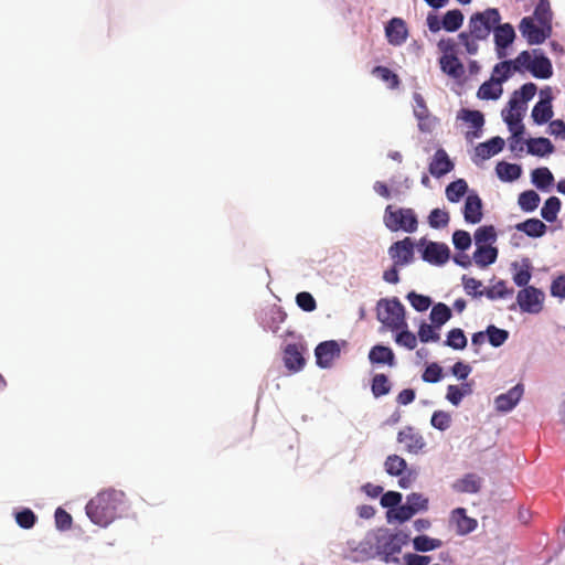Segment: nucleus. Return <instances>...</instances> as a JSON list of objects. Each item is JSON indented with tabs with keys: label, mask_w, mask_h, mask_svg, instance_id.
Listing matches in <instances>:
<instances>
[{
	"label": "nucleus",
	"mask_w": 565,
	"mask_h": 565,
	"mask_svg": "<svg viewBox=\"0 0 565 565\" xmlns=\"http://www.w3.org/2000/svg\"><path fill=\"white\" fill-rule=\"evenodd\" d=\"M428 223L433 228H441L449 223V213L445 210L434 209L428 215Z\"/></svg>",
	"instance_id": "obj_45"
},
{
	"label": "nucleus",
	"mask_w": 565,
	"mask_h": 565,
	"mask_svg": "<svg viewBox=\"0 0 565 565\" xmlns=\"http://www.w3.org/2000/svg\"><path fill=\"white\" fill-rule=\"evenodd\" d=\"M463 22V14L460 10L448 11L441 21L443 28L448 32H455L460 29Z\"/></svg>",
	"instance_id": "obj_33"
},
{
	"label": "nucleus",
	"mask_w": 565,
	"mask_h": 565,
	"mask_svg": "<svg viewBox=\"0 0 565 565\" xmlns=\"http://www.w3.org/2000/svg\"><path fill=\"white\" fill-rule=\"evenodd\" d=\"M515 39V32L511 24H497V49L508 47Z\"/></svg>",
	"instance_id": "obj_29"
},
{
	"label": "nucleus",
	"mask_w": 565,
	"mask_h": 565,
	"mask_svg": "<svg viewBox=\"0 0 565 565\" xmlns=\"http://www.w3.org/2000/svg\"><path fill=\"white\" fill-rule=\"evenodd\" d=\"M406 504L413 508L415 512H418L427 509L428 500L420 493L413 492L407 495Z\"/></svg>",
	"instance_id": "obj_58"
},
{
	"label": "nucleus",
	"mask_w": 565,
	"mask_h": 565,
	"mask_svg": "<svg viewBox=\"0 0 565 565\" xmlns=\"http://www.w3.org/2000/svg\"><path fill=\"white\" fill-rule=\"evenodd\" d=\"M526 143L529 153L534 156L544 157L554 151L551 140L544 137L531 138Z\"/></svg>",
	"instance_id": "obj_27"
},
{
	"label": "nucleus",
	"mask_w": 565,
	"mask_h": 565,
	"mask_svg": "<svg viewBox=\"0 0 565 565\" xmlns=\"http://www.w3.org/2000/svg\"><path fill=\"white\" fill-rule=\"evenodd\" d=\"M531 74L536 78H550L553 75L551 61L544 55H535L530 67Z\"/></svg>",
	"instance_id": "obj_26"
},
{
	"label": "nucleus",
	"mask_w": 565,
	"mask_h": 565,
	"mask_svg": "<svg viewBox=\"0 0 565 565\" xmlns=\"http://www.w3.org/2000/svg\"><path fill=\"white\" fill-rule=\"evenodd\" d=\"M494 237V226L479 227L475 233V241L477 246L484 245L489 239Z\"/></svg>",
	"instance_id": "obj_59"
},
{
	"label": "nucleus",
	"mask_w": 565,
	"mask_h": 565,
	"mask_svg": "<svg viewBox=\"0 0 565 565\" xmlns=\"http://www.w3.org/2000/svg\"><path fill=\"white\" fill-rule=\"evenodd\" d=\"M554 181V177L552 172L545 168H536L532 171V182L539 188V189H546L548 188Z\"/></svg>",
	"instance_id": "obj_40"
},
{
	"label": "nucleus",
	"mask_w": 565,
	"mask_h": 565,
	"mask_svg": "<svg viewBox=\"0 0 565 565\" xmlns=\"http://www.w3.org/2000/svg\"><path fill=\"white\" fill-rule=\"evenodd\" d=\"M385 35L391 45L401 46L408 36L406 23L401 18L391 19L385 26Z\"/></svg>",
	"instance_id": "obj_15"
},
{
	"label": "nucleus",
	"mask_w": 565,
	"mask_h": 565,
	"mask_svg": "<svg viewBox=\"0 0 565 565\" xmlns=\"http://www.w3.org/2000/svg\"><path fill=\"white\" fill-rule=\"evenodd\" d=\"M451 415L445 411H436L431 415L430 424L438 430H446L451 425Z\"/></svg>",
	"instance_id": "obj_46"
},
{
	"label": "nucleus",
	"mask_w": 565,
	"mask_h": 565,
	"mask_svg": "<svg viewBox=\"0 0 565 565\" xmlns=\"http://www.w3.org/2000/svg\"><path fill=\"white\" fill-rule=\"evenodd\" d=\"M439 64L441 71L455 79L465 75V67L456 55H441Z\"/></svg>",
	"instance_id": "obj_22"
},
{
	"label": "nucleus",
	"mask_w": 565,
	"mask_h": 565,
	"mask_svg": "<svg viewBox=\"0 0 565 565\" xmlns=\"http://www.w3.org/2000/svg\"><path fill=\"white\" fill-rule=\"evenodd\" d=\"M468 191V184L463 179L449 183L446 188V196L450 202H458Z\"/></svg>",
	"instance_id": "obj_37"
},
{
	"label": "nucleus",
	"mask_w": 565,
	"mask_h": 565,
	"mask_svg": "<svg viewBox=\"0 0 565 565\" xmlns=\"http://www.w3.org/2000/svg\"><path fill=\"white\" fill-rule=\"evenodd\" d=\"M486 340L494 347V324L488 326L484 332L480 331L472 335V345L476 348V352L479 351L478 347L483 344Z\"/></svg>",
	"instance_id": "obj_50"
},
{
	"label": "nucleus",
	"mask_w": 565,
	"mask_h": 565,
	"mask_svg": "<svg viewBox=\"0 0 565 565\" xmlns=\"http://www.w3.org/2000/svg\"><path fill=\"white\" fill-rule=\"evenodd\" d=\"M430 561V556H424L413 553H407L404 555V562L406 565H428Z\"/></svg>",
	"instance_id": "obj_64"
},
{
	"label": "nucleus",
	"mask_w": 565,
	"mask_h": 565,
	"mask_svg": "<svg viewBox=\"0 0 565 565\" xmlns=\"http://www.w3.org/2000/svg\"><path fill=\"white\" fill-rule=\"evenodd\" d=\"M532 61L530 52L523 51L515 60L503 61L497 64V84L507 81L515 72L530 71Z\"/></svg>",
	"instance_id": "obj_7"
},
{
	"label": "nucleus",
	"mask_w": 565,
	"mask_h": 565,
	"mask_svg": "<svg viewBox=\"0 0 565 565\" xmlns=\"http://www.w3.org/2000/svg\"><path fill=\"white\" fill-rule=\"evenodd\" d=\"M541 96V100L532 109V118L537 125L546 124L553 117L551 88L542 89Z\"/></svg>",
	"instance_id": "obj_13"
},
{
	"label": "nucleus",
	"mask_w": 565,
	"mask_h": 565,
	"mask_svg": "<svg viewBox=\"0 0 565 565\" xmlns=\"http://www.w3.org/2000/svg\"><path fill=\"white\" fill-rule=\"evenodd\" d=\"M385 471L390 476H402L407 470V463L398 455H390L384 462Z\"/></svg>",
	"instance_id": "obj_32"
},
{
	"label": "nucleus",
	"mask_w": 565,
	"mask_h": 565,
	"mask_svg": "<svg viewBox=\"0 0 565 565\" xmlns=\"http://www.w3.org/2000/svg\"><path fill=\"white\" fill-rule=\"evenodd\" d=\"M540 201V195L535 191L527 190L519 195L518 203L522 211L533 212L537 209Z\"/></svg>",
	"instance_id": "obj_34"
},
{
	"label": "nucleus",
	"mask_w": 565,
	"mask_h": 565,
	"mask_svg": "<svg viewBox=\"0 0 565 565\" xmlns=\"http://www.w3.org/2000/svg\"><path fill=\"white\" fill-rule=\"evenodd\" d=\"M522 173L521 166L515 163L499 162L497 163V175L503 181H514Z\"/></svg>",
	"instance_id": "obj_28"
},
{
	"label": "nucleus",
	"mask_w": 565,
	"mask_h": 565,
	"mask_svg": "<svg viewBox=\"0 0 565 565\" xmlns=\"http://www.w3.org/2000/svg\"><path fill=\"white\" fill-rule=\"evenodd\" d=\"M519 29L531 45L543 43L551 35L552 31L548 24L542 25V28L535 25L533 19L530 17H525L521 20Z\"/></svg>",
	"instance_id": "obj_8"
},
{
	"label": "nucleus",
	"mask_w": 565,
	"mask_h": 565,
	"mask_svg": "<svg viewBox=\"0 0 565 565\" xmlns=\"http://www.w3.org/2000/svg\"><path fill=\"white\" fill-rule=\"evenodd\" d=\"M15 521L22 529H31L35 524L36 515L30 509H24L15 514Z\"/></svg>",
	"instance_id": "obj_53"
},
{
	"label": "nucleus",
	"mask_w": 565,
	"mask_h": 565,
	"mask_svg": "<svg viewBox=\"0 0 565 565\" xmlns=\"http://www.w3.org/2000/svg\"><path fill=\"white\" fill-rule=\"evenodd\" d=\"M409 541V535L403 531L393 532L390 529H379L374 533V548L383 559L398 563V555L402 547Z\"/></svg>",
	"instance_id": "obj_2"
},
{
	"label": "nucleus",
	"mask_w": 565,
	"mask_h": 565,
	"mask_svg": "<svg viewBox=\"0 0 565 565\" xmlns=\"http://www.w3.org/2000/svg\"><path fill=\"white\" fill-rule=\"evenodd\" d=\"M124 503L125 493L122 491L104 490L86 504V514L93 523L105 527L118 516Z\"/></svg>",
	"instance_id": "obj_1"
},
{
	"label": "nucleus",
	"mask_w": 565,
	"mask_h": 565,
	"mask_svg": "<svg viewBox=\"0 0 565 565\" xmlns=\"http://www.w3.org/2000/svg\"><path fill=\"white\" fill-rule=\"evenodd\" d=\"M449 248L446 244L429 242L423 250V259L433 265H443L449 259Z\"/></svg>",
	"instance_id": "obj_16"
},
{
	"label": "nucleus",
	"mask_w": 565,
	"mask_h": 565,
	"mask_svg": "<svg viewBox=\"0 0 565 565\" xmlns=\"http://www.w3.org/2000/svg\"><path fill=\"white\" fill-rule=\"evenodd\" d=\"M494 156V137L488 139L486 142L478 145L475 149V162L477 159L483 161Z\"/></svg>",
	"instance_id": "obj_48"
},
{
	"label": "nucleus",
	"mask_w": 565,
	"mask_h": 565,
	"mask_svg": "<svg viewBox=\"0 0 565 565\" xmlns=\"http://www.w3.org/2000/svg\"><path fill=\"white\" fill-rule=\"evenodd\" d=\"M376 318L384 327L392 331H397L407 326L404 306L396 297L379 300Z\"/></svg>",
	"instance_id": "obj_3"
},
{
	"label": "nucleus",
	"mask_w": 565,
	"mask_h": 565,
	"mask_svg": "<svg viewBox=\"0 0 565 565\" xmlns=\"http://www.w3.org/2000/svg\"><path fill=\"white\" fill-rule=\"evenodd\" d=\"M414 548L418 552H429L439 548L443 542L438 539H433L427 535H419L413 540Z\"/></svg>",
	"instance_id": "obj_41"
},
{
	"label": "nucleus",
	"mask_w": 565,
	"mask_h": 565,
	"mask_svg": "<svg viewBox=\"0 0 565 565\" xmlns=\"http://www.w3.org/2000/svg\"><path fill=\"white\" fill-rule=\"evenodd\" d=\"M392 384L384 373H377L373 376L371 391L374 397L387 395L391 392Z\"/></svg>",
	"instance_id": "obj_30"
},
{
	"label": "nucleus",
	"mask_w": 565,
	"mask_h": 565,
	"mask_svg": "<svg viewBox=\"0 0 565 565\" xmlns=\"http://www.w3.org/2000/svg\"><path fill=\"white\" fill-rule=\"evenodd\" d=\"M494 17V9H487L484 12L476 13L470 18L469 31L472 38L484 40L491 32L490 18Z\"/></svg>",
	"instance_id": "obj_12"
},
{
	"label": "nucleus",
	"mask_w": 565,
	"mask_h": 565,
	"mask_svg": "<svg viewBox=\"0 0 565 565\" xmlns=\"http://www.w3.org/2000/svg\"><path fill=\"white\" fill-rule=\"evenodd\" d=\"M395 342L408 350H414L417 345V338L413 332L408 330H402L396 334Z\"/></svg>",
	"instance_id": "obj_52"
},
{
	"label": "nucleus",
	"mask_w": 565,
	"mask_h": 565,
	"mask_svg": "<svg viewBox=\"0 0 565 565\" xmlns=\"http://www.w3.org/2000/svg\"><path fill=\"white\" fill-rule=\"evenodd\" d=\"M451 318L450 308L443 303H436L430 311V320L436 327H441Z\"/></svg>",
	"instance_id": "obj_35"
},
{
	"label": "nucleus",
	"mask_w": 565,
	"mask_h": 565,
	"mask_svg": "<svg viewBox=\"0 0 565 565\" xmlns=\"http://www.w3.org/2000/svg\"><path fill=\"white\" fill-rule=\"evenodd\" d=\"M515 273L513 274V281L516 286L525 288L529 285V281L531 280L532 273H531V264L529 260H524L520 266L514 265Z\"/></svg>",
	"instance_id": "obj_36"
},
{
	"label": "nucleus",
	"mask_w": 565,
	"mask_h": 565,
	"mask_svg": "<svg viewBox=\"0 0 565 565\" xmlns=\"http://www.w3.org/2000/svg\"><path fill=\"white\" fill-rule=\"evenodd\" d=\"M462 285L467 295L472 297L483 296V285L480 280L472 277H462Z\"/></svg>",
	"instance_id": "obj_49"
},
{
	"label": "nucleus",
	"mask_w": 565,
	"mask_h": 565,
	"mask_svg": "<svg viewBox=\"0 0 565 565\" xmlns=\"http://www.w3.org/2000/svg\"><path fill=\"white\" fill-rule=\"evenodd\" d=\"M369 361L373 365H387L394 367L396 365L395 353L390 347L376 344L369 351Z\"/></svg>",
	"instance_id": "obj_17"
},
{
	"label": "nucleus",
	"mask_w": 565,
	"mask_h": 565,
	"mask_svg": "<svg viewBox=\"0 0 565 565\" xmlns=\"http://www.w3.org/2000/svg\"><path fill=\"white\" fill-rule=\"evenodd\" d=\"M516 93L519 103L525 108L526 102L532 99L536 93V85L533 83H526Z\"/></svg>",
	"instance_id": "obj_60"
},
{
	"label": "nucleus",
	"mask_w": 565,
	"mask_h": 565,
	"mask_svg": "<svg viewBox=\"0 0 565 565\" xmlns=\"http://www.w3.org/2000/svg\"><path fill=\"white\" fill-rule=\"evenodd\" d=\"M452 169L454 163L447 152L441 148L438 149L429 163V172L431 175L439 178L449 173Z\"/></svg>",
	"instance_id": "obj_20"
},
{
	"label": "nucleus",
	"mask_w": 565,
	"mask_h": 565,
	"mask_svg": "<svg viewBox=\"0 0 565 565\" xmlns=\"http://www.w3.org/2000/svg\"><path fill=\"white\" fill-rule=\"evenodd\" d=\"M388 255L396 266L404 267L414 260V243L411 237L397 241L388 248Z\"/></svg>",
	"instance_id": "obj_10"
},
{
	"label": "nucleus",
	"mask_w": 565,
	"mask_h": 565,
	"mask_svg": "<svg viewBox=\"0 0 565 565\" xmlns=\"http://www.w3.org/2000/svg\"><path fill=\"white\" fill-rule=\"evenodd\" d=\"M422 377L424 382L437 383L443 377V369L437 363H431L425 369Z\"/></svg>",
	"instance_id": "obj_56"
},
{
	"label": "nucleus",
	"mask_w": 565,
	"mask_h": 565,
	"mask_svg": "<svg viewBox=\"0 0 565 565\" xmlns=\"http://www.w3.org/2000/svg\"><path fill=\"white\" fill-rule=\"evenodd\" d=\"M451 487L458 493H477L481 488V479L475 473H467L456 480Z\"/></svg>",
	"instance_id": "obj_23"
},
{
	"label": "nucleus",
	"mask_w": 565,
	"mask_h": 565,
	"mask_svg": "<svg viewBox=\"0 0 565 565\" xmlns=\"http://www.w3.org/2000/svg\"><path fill=\"white\" fill-rule=\"evenodd\" d=\"M451 521L456 524L458 533L468 534L477 526V521L467 516L463 508H457L451 513Z\"/></svg>",
	"instance_id": "obj_25"
},
{
	"label": "nucleus",
	"mask_w": 565,
	"mask_h": 565,
	"mask_svg": "<svg viewBox=\"0 0 565 565\" xmlns=\"http://www.w3.org/2000/svg\"><path fill=\"white\" fill-rule=\"evenodd\" d=\"M551 295L553 297L565 299V275H559L551 284Z\"/></svg>",
	"instance_id": "obj_63"
},
{
	"label": "nucleus",
	"mask_w": 565,
	"mask_h": 565,
	"mask_svg": "<svg viewBox=\"0 0 565 565\" xmlns=\"http://www.w3.org/2000/svg\"><path fill=\"white\" fill-rule=\"evenodd\" d=\"M514 228L533 238L542 237L547 231V226L539 218H529L518 223Z\"/></svg>",
	"instance_id": "obj_24"
},
{
	"label": "nucleus",
	"mask_w": 565,
	"mask_h": 565,
	"mask_svg": "<svg viewBox=\"0 0 565 565\" xmlns=\"http://www.w3.org/2000/svg\"><path fill=\"white\" fill-rule=\"evenodd\" d=\"M473 260L481 267H486L494 263V247L490 245L478 246L473 254Z\"/></svg>",
	"instance_id": "obj_38"
},
{
	"label": "nucleus",
	"mask_w": 565,
	"mask_h": 565,
	"mask_svg": "<svg viewBox=\"0 0 565 565\" xmlns=\"http://www.w3.org/2000/svg\"><path fill=\"white\" fill-rule=\"evenodd\" d=\"M561 210V200L557 196L548 198L541 209L542 217L547 222H554Z\"/></svg>",
	"instance_id": "obj_39"
},
{
	"label": "nucleus",
	"mask_w": 565,
	"mask_h": 565,
	"mask_svg": "<svg viewBox=\"0 0 565 565\" xmlns=\"http://www.w3.org/2000/svg\"><path fill=\"white\" fill-rule=\"evenodd\" d=\"M452 243L459 250H466L471 245L470 234L466 231L458 230L452 235Z\"/></svg>",
	"instance_id": "obj_57"
},
{
	"label": "nucleus",
	"mask_w": 565,
	"mask_h": 565,
	"mask_svg": "<svg viewBox=\"0 0 565 565\" xmlns=\"http://www.w3.org/2000/svg\"><path fill=\"white\" fill-rule=\"evenodd\" d=\"M445 344L455 350H462L467 345V338L461 329L455 328L448 332Z\"/></svg>",
	"instance_id": "obj_42"
},
{
	"label": "nucleus",
	"mask_w": 565,
	"mask_h": 565,
	"mask_svg": "<svg viewBox=\"0 0 565 565\" xmlns=\"http://www.w3.org/2000/svg\"><path fill=\"white\" fill-rule=\"evenodd\" d=\"M415 510L411 508L408 504L399 505L397 509L387 512V520L392 521L397 520L399 522H405L409 520L414 514Z\"/></svg>",
	"instance_id": "obj_51"
},
{
	"label": "nucleus",
	"mask_w": 565,
	"mask_h": 565,
	"mask_svg": "<svg viewBox=\"0 0 565 565\" xmlns=\"http://www.w3.org/2000/svg\"><path fill=\"white\" fill-rule=\"evenodd\" d=\"M471 392L469 384H462V386L458 385H449L447 387L446 398L455 406H458L462 401L463 396Z\"/></svg>",
	"instance_id": "obj_43"
},
{
	"label": "nucleus",
	"mask_w": 565,
	"mask_h": 565,
	"mask_svg": "<svg viewBox=\"0 0 565 565\" xmlns=\"http://www.w3.org/2000/svg\"><path fill=\"white\" fill-rule=\"evenodd\" d=\"M383 221L385 226L392 232L402 230L406 233H414L418 226L417 215L409 207L394 209L393 205H387L384 211Z\"/></svg>",
	"instance_id": "obj_4"
},
{
	"label": "nucleus",
	"mask_w": 565,
	"mask_h": 565,
	"mask_svg": "<svg viewBox=\"0 0 565 565\" xmlns=\"http://www.w3.org/2000/svg\"><path fill=\"white\" fill-rule=\"evenodd\" d=\"M477 95L481 99H494V72L491 74L490 78L480 86Z\"/></svg>",
	"instance_id": "obj_61"
},
{
	"label": "nucleus",
	"mask_w": 565,
	"mask_h": 565,
	"mask_svg": "<svg viewBox=\"0 0 565 565\" xmlns=\"http://www.w3.org/2000/svg\"><path fill=\"white\" fill-rule=\"evenodd\" d=\"M397 441L404 445V449L409 454H419L426 447L423 435L413 426H406L397 434Z\"/></svg>",
	"instance_id": "obj_11"
},
{
	"label": "nucleus",
	"mask_w": 565,
	"mask_h": 565,
	"mask_svg": "<svg viewBox=\"0 0 565 565\" xmlns=\"http://www.w3.org/2000/svg\"><path fill=\"white\" fill-rule=\"evenodd\" d=\"M372 74L386 83L391 89L398 88L401 84L398 75L386 66H375L372 70Z\"/></svg>",
	"instance_id": "obj_31"
},
{
	"label": "nucleus",
	"mask_w": 565,
	"mask_h": 565,
	"mask_svg": "<svg viewBox=\"0 0 565 565\" xmlns=\"http://www.w3.org/2000/svg\"><path fill=\"white\" fill-rule=\"evenodd\" d=\"M524 393V386L518 383L515 386L510 388L507 393L497 396V411L510 412L513 409Z\"/></svg>",
	"instance_id": "obj_19"
},
{
	"label": "nucleus",
	"mask_w": 565,
	"mask_h": 565,
	"mask_svg": "<svg viewBox=\"0 0 565 565\" xmlns=\"http://www.w3.org/2000/svg\"><path fill=\"white\" fill-rule=\"evenodd\" d=\"M545 295L534 287L527 286L518 291L516 303L522 312L537 315L544 308Z\"/></svg>",
	"instance_id": "obj_6"
},
{
	"label": "nucleus",
	"mask_w": 565,
	"mask_h": 565,
	"mask_svg": "<svg viewBox=\"0 0 565 565\" xmlns=\"http://www.w3.org/2000/svg\"><path fill=\"white\" fill-rule=\"evenodd\" d=\"M534 15L536 20L541 23V25H551L552 21V11L550 8L548 0H540L535 10Z\"/></svg>",
	"instance_id": "obj_44"
},
{
	"label": "nucleus",
	"mask_w": 565,
	"mask_h": 565,
	"mask_svg": "<svg viewBox=\"0 0 565 565\" xmlns=\"http://www.w3.org/2000/svg\"><path fill=\"white\" fill-rule=\"evenodd\" d=\"M406 298L412 307L419 312L426 311L431 305V299L428 296L419 295L415 291L408 292Z\"/></svg>",
	"instance_id": "obj_47"
},
{
	"label": "nucleus",
	"mask_w": 565,
	"mask_h": 565,
	"mask_svg": "<svg viewBox=\"0 0 565 565\" xmlns=\"http://www.w3.org/2000/svg\"><path fill=\"white\" fill-rule=\"evenodd\" d=\"M524 110L525 108L519 103L518 93H514L509 102V107L501 111L503 120L513 135V141L516 142L520 141V136L524 134V126L522 125Z\"/></svg>",
	"instance_id": "obj_5"
},
{
	"label": "nucleus",
	"mask_w": 565,
	"mask_h": 565,
	"mask_svg": "<svg viewBox=\"0 0 565 565\" xmlns=\"http://www.w3.org/2000/svg\"><path fill=\"white\" fill-rule=\"evenodd\" d=\"M457 119L468 125V130L466 131L467 141L472 142L475 139L481 137L482 127L484 125V118L481 111L462 108L459 110Z\"/></svg>",
	"instance_id": "obj_9"
},
{
	"label": "nucleus",
	"mask_w": 565,
	"mask_h": 565,
	"mask_svg": "<svg viewBox=\"0 0 565 565\" xmlns=\"http://www.w3.org/2000/svg\"><path fill=\"white\" fill-rule=\"evenodd\" d=\"M465 221L471 224H477L482 218V203L481 199L477 194H470L467 196L463 206Z\"/></svg>",
	"instance_id": "obj_21"
},
{
	"label": "nucleus",
	"mask_w": 565,
	"mask_h": 565,
	"mask_svg": "<svg viewBox=\"0 0 565 565\" xmlns=\"http://www.w3.org/2000/svg\"><path fill=\"white\" fill-rule=\"evenodd\" d=\"M55 525L60 531H66L72 527V515L62 508H57L54 514Z\"/></svg>",
	"instance_id": "obj_55"
},
{
	"label": "nucleus",
	"mask_w": 565,
	"mask_h": 565,
	"mask_svg": "<svg viewBox=\"0 0 565 565\" xmlns=\"http://www.w3.org/2000/svg\"><path fill=\"white\" fill-rule=\"evenodd\" d=\"M341 353L340 347L337 341L330 340L321 342L315 350L317 364L320 367H330L334 359L339 358Z\"/></svg>",
	"instance_id": "obj_14"
},
{
	"label": "nucleus",
	"mask_w": 565,
	"mask_h": 565,
	"mask_svg": "<svg viewBox=\"0 0 565 565\" xmlns=\"http://www.w3.org/2000/svg\"><path fill=\"white\" fill-rule=\"evenodd\" d=\"M296 302L303 311L311 312L317 308V302L310 292L301 291L296 296Z\"/></svg>",
	"instance_id": "obj_54"
},
{
	"label": "nucleus",
	"mask_w": 565,
	"mask_h": 565,
	"mask_svg": "<svg viewBox=\"0 0 565 565\" xmlns=\"http://www.w3.org/2000/svg\"><path fill=\"white\" fill-rule=\"evenodd\" d=\"M284 362L289 371H300L306 363L303 347L296 343L288 344L284 350Z\"/></svg>",
	"instance_id": "obj_18"
},
{
	"label": "nucleus",
	"mask_w": 565,
	"mask_h": 565,
	"mask_svg": "<svg viewBox=\"0 0 565 565\" xmlns=\"http://www.w3.org/2000/svg\"><path fill=\"white\" fill-rule=\"evenodd\" d=\"M418 338L422 342L438 341L439 334L435 332L430 324L422 323L418 329Z\"/></svg>",
	"instance_id": "obj_62"
}]
</instances>
